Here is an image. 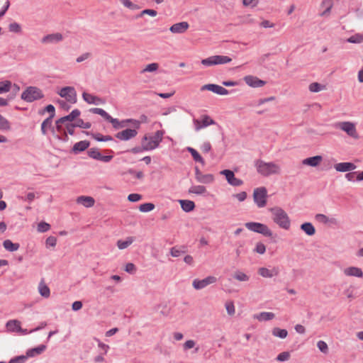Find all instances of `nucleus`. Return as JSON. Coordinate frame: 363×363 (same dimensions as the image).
I'll return each instance as SVG.
<instances>
[{
    "label": "nucleus",
    "instance_id": "obj_1",
    "mask_svg": "<svg viewBox=\"0 0 363 363\" xmlns=\"http://www.w3.org/2000/svg\"><path fill=\"white\" fill-rule=\"evenodd\" d=\"M255 166L257 172L264 177L280 174L281 172L280 165L274 162H265L262 160H257L255 162Z\"/></svg>",
    "mask_w": 363,
    "mask_h": 363
},
{
    "label": "nucleus",
    "instance_id": "obj_2",
    "mask_svg": "<svg viewBox=\"0 0 363 363\" xmlns=\"http://www.w3.org/2000/svg\"><path fill=\"white\" fill-rule=\"evenodd\" d=\"M272 213L273 221L281 228L289 230L291 227V220L286 212L280 207H274L269 209Z\"/></svg>",
    "mask_w": 363,
    "mask_h": 363
},
{
    "label": "nucleus",
    "instance_id": "obj_3",
    "mask_svg": "<svg viewBox=\"0 0 363 363\" xmlns=\"http://www.w3.org/2000/svg\"><path fill=\"white\" fill-rule=\"evenodd\" d=\"M164 132L157 130L153 135H145L141 140V149L151 150L157 148L163 138Z\"/></svg>",
    "mask_w": 363,
    "mask_h": 363
},
{
    "label": "nucleus",
    "instance_id": "obj_4",
    "mask_svg": "<svg viewBox=\"0 0 363 363\" xmlns=\"http://www.w3.org/2000/svg\"><path fill=\"white\" fill-rule=\"evenodd\" d=\"M44 97V94L40 89L36 86H28L24 90L21 96V99L26 102H33L36 100L41 99Z\"/></svg>",
    "mask_w": 363,
    "mask_h": 363
},
{
    "label": "nucleus",
    "instance_id": "obj_5",
    "mask_svg": "<svg viewBox=\"0 0 363 363\" xmlns=\"http://www.w3.org/2000/svg\"><path fill=\"white\" fill-rule=\"evenodd\" d=\"M335 128L347 133L350 138L357 140L359 136L355 123L350 121H340L335 125Z\"/></svg>",
    "mask_w": 363,
    "mask_h": 363
},
{
    "label": "nucleus",
    "instance_id": "obj_6",
    "mask_svg": "<svg viewBox=\"0 0 363 363\" xmlns=\"http://www.w3.org/2000/svg\"><path fill=\"white\" fill-rule=\"evenodd\" d=\"M232 59L226 55H213L206 59H203L201 63L204 67H211L218 65H224L229 63Z\"/></svg>",
    "mask_w": 363,
    "mask_h": 363
},
{
    "label": "nucleus",
    "instance_id": "obj_7",
    "mask_svg": "<svg viewBox=\"0 0 363 363\" xmlns=\"http://www.w3.org/2000/svg\"><path fill=\"white\" fill-rule=\"evenodd\" d=\"M245 227L253 232L262 234L267 237H272V230L264 224L256 222H249L245 223Z\"/></svg>",
    "mask_w": 363,
    "mask_h": 363
},
{
    "label": "nucleus",
    "instance_id": "obj_8",
    "mask_svg": "<svg viewBox=\"0 0 363 363\" xmlns=\"http://www.w3.org/2000/svg\"><path fill=\"white\" fill-rule=\"evenodd\" d=\"M267 191L265 187H258L254 190L253 199L259 208H263L267 204Z\"/></svg>",
    "mask_w": 363,
    "mask_h": 363
},
{
    "label": "nucleus",
    "instance_id": "obj_9",
    "mask_svg": "<svg viewBox=\"0 0 363 363\" xmlns=\"http://www.w3.org/2000/svg\"><path fill=\"white\" fill-rule=\"evenodd\" d=\"M58 94L71 104H75L77 102V92L73 86H65L62 88L58 92Z\"/></svg>",
    "mask_w": 363,
    "mask_h": 363
},
{
    "label": "nucleus",
    "instance_id": "obj_10",
    "mask_svg": "<svg viewBox=\"0 0 363 363\" xmlns=\"http://www.w3.org/2000/svg\"><path fill=\"white\" fill-rule=\"evenodd\" d=\"M217 278L216 277L208 276L203 279H194L192 282V286L195 289L200 290L210 284H215Z\"/></svg>",
    "mask_w": 363,
    "mask_h": 363
},
{
    "label": "nucleus",
    "instance_id": "obj_11",
    "mask_svg": "<svg viewBox=\"0 0 363 363\" xmlns=\"http://www.w3.org/2000/svg\"><path fill=\"white\" fill-rule=\"evenodd\" d=\"M80 111L79 109H74L69 115L62 117L56 121V129L57 131H62V124L66 121H73L75 118L80 116Z\"/></svg>",
    "mask_w": 363,
    "mask_h": 363
},
{
    "label": "nucleus",
    "instance_id": "obj_12",
    "mask_svg": "<svg viewBox=\"0 0 363 363\" xmlns=\"http://www.w3.org/2000/svg\"><path fill=\"white\" fill-rule=\"evenodd\" d=\"M195 178L196 181L201 184H211L214 182V176L212 174H203L196 167H195Z\"/></svg>",
    "mask_w": 363,
    "mask_h": 363
},
{
    "label": "nucleus",
    "instance_id": "obj_13",
    "mask_svg": "<svg viewBox=\"0 0 363 363\" xmlns=\"http://www.w3.org/2000/svg\"><path fill=\"white\" fill-rule=\"evenodd\" d=\"M220 174L224 175L228 184L233 186H239L242 184V181L235 177L233 172L229 169H224L220 172Z\"/></svg>",
    "mask_w": 363,
    "mask_h": 363
},
{
    "label": "nucleus",
    "instance_id": "obj_14",
    "mask_svg": "<svg viewBox=\"0 0 363 363\" xmlns=\"http://www.w3.org/2000/svg\"><path fill=\"white\" fill-rule=\"evenodd\" d=\"M87 154H88L89 157H90L91 158H93L96 160L102 161L104 162H108L113 158L112 155H106V156L101 155V154L100 153L99 150L97 148H90L87 151Z\"/></svg>",
    "mask_w": 363,
    "mask_h": 363
},
{
    "label": "nucleus",
    "instance_id": "obj_15",
    "mask_svg": "<svg viewBox=\"0 0 363 363\" xmlns=\"http://www.w3.org/2000/svg\"><path fill=\"white\" fill-rule=\"evenodd\" d=\"M196 130H199L201 128L207 127L210 125L215 124V121L211 118L210 116L204 115L201 117V120L196 119L194 121Z\"/></svg>",
    "mask_w": 363,
    "mask_h": 363
},
{
    "label": "nucleus",
    "instance_id": "obj_16",
    "mask_svg": "<svg viewBox=\"0 0 363 363\" xmlns=\"http://www.w3.org/2000/svg\"><path fill=\"white\" fill-rule=\"evenodd\" d=\"M245 82L251 87L257 88L265 85L266 82L258 77L252 75H247L243 78Z\"/></svg>",
    "mask_w": 363,
    "mask_h": 363
},
{
    "label": "nucleus",
    "instance_id": "obj_17",
    "mask_svg": "<svg viewBox=\"0 0 363 363\" xmlns=\"http://www.w3.org/2000/svg\"><path fill=\"white\" fill-rule=\"evenodd\" d=\"M258 274L264 278H272L277 277L279 274L278 267H272L271 269L267 267H260L258 269Z\"/></svg>",
    "mask_w": 363,
    "mask_h": 363
},
{
    "label": "nucleus",
    "instance_id": "obj_18",
    "mask_svg": "<svg viewBox=\"0 0 363 363\" xmlns=\"http://www.w3.org/2000/svg\"><path fill=\"white\" fill-rule=\"evenodd\" d=\"M63 40V36L60 33H55L45 35L41 39L42 43H56Z\"/></svg>",
    "mask_w": 363,
    "mask_h": 363
},
{
    "label": "nucleus",
    "instance_id": "obj_19",
    "mask_svg": "<svg viewBox=\"0 0 363 363\" xmlns=\"http://www.w3.org/2000/svg\"><path fill=\"white\" fill-rule=\"evenodd\" d=\"M189 28V24L186 21H183V22L173 24L169 28V30L172 33H184L188 30Z\"/></svg>",
    "mask_w": 363,
    "mask_h": 363
},
{
    "label": "nucleus",
    "instance_id": "obj_20",
    "mask_svg": "<svg viewBox=\"0 0 363 363\" xmlns=\"http://www.w3.org/2000/svg\"><path fill=\"white\" fill-rule=\"evenodd\" d=\"M136 135V130L127 128L116 133V137L121 140H128Z\"/></svg>",
    "mask_w": 363,
    "mask_h": 363
},
{
    "label": "nucleus",
    "instance_id": "obj_21",
    "mask_svg": "<svg viewBox=\"0 0 363 363\" xmlns=\"http://www.w3.org/2000/svg\"><path fill=\"white\" fill-rule=\"evenodd\" d=\"M343 273L347 277H355L362 278L363 277L362 270L357 267H349L343 269Z\"/></svg>",
    "mask_w": 363,
    "mask_h": 363
},
{
    "label": "nucleus",
    "instance_id": "obj_22",
    "mask_svg": "<svg viewBox=\"0 0 363 363\" xmlns=\"http://www.w3.org/2000/svg\"><path fill=\"white\" fill-rule=\"evenodd\" d=\"M356 165L352 162H340L335 164L334 168L337 172H346L356 169Z\"/></svg>",
    "mask_w": 363,
    "mask_h": 363
},
{
    "label": "nucleus",
    "instance_id": "obj_23",
    "mask_svg": "<svg viewBox=\"0 0 363 363\" xmlns=\"http://www.w3.org/2000/svg\"><path fill=\"white\" fill-rule=\"evenodd\" d=\"M82 98L89 104L99 105L104 103L102 99L86 92H83Z\"/></svg>",
    "mask_w": 363,
    "mask_h": 363
},
{
    "label": "nucleus",
    "instance_id": "obj_24",
    "mask_svg": "<svg viewBox=\"0 0 363 363\" xmlns=\"http://www.w3.org/2000/svg\"><path fill=\"white\" fill-rule=\"evenodd\" d=\"M90 146V142L88 140H81L78 143H76L72 148V152L75 155H77L84 150H86Z\"/></svg>",
    "mask_w": 363,
    "mask_h": 363
},
{
    "label": "nucleus",
    "instance_id": "obj_25",
    "mask_svg": "<svg viewBox=\"0 0 363 363\" xmlns=\"http://www.w3.org/2000/svg\"><path fill=\"white\" fill-rule=\"evenodd\" d=\"M323 161V157L320 155H316L304 159L302 161V164L304 165L315 167H318Z\"/></svg>",
    "mask_w": 363,
    "mask_h": 363
},
{
    "label": "nucleus",
    "instance_id": "obj_26",
    "mask_svg": "<svg viewBox=\"0 0 363 363\" xmlns=\"http://www.w3.org/2000/svg\"><path fill=\"white\" fill-rule=\"evenodd\" d=\"M83 133H85L86 135H90L92 138L99 142H107L113 140L111 135H103L99 133H95L88 131H84Z\"/></svg>",
    "mask_w": 363,
    "mask_h": 363
},
{
    "label": "nucleus",
    "instance_id": "obj_27",
    "mask_svg": "<svg viewBox=\"0 0 363 363\" xmlns=\"http://www.w3.org/2000/svg\"><path fill=\"white\" fill-rule=\"evenodd\" d=\"M77 203L82 204L85 207H91L94 205L95 201L93 197L88 196H81L77 199Z\"/></svg>",
    "mask_w": 363,
    "mask_h": 363
},
{
    "label": "nucleus",
    "instance_id": "obj_28",
    "mask_svg": "<svg viewBox=\"0 0 363 363\" xmlns=\"http://www.w3.org/2000/svg\"><path fill=\"white\" fill-rule=\"evenodd\" d=\"M46 345H40L36 347L29 349L26 352V355L28 356V358L39 355L46 350Z\"/></svg>",
    "mask_w": 363,
    "mask_h": 363
},
{
    "label": "nucleus",
    "instance_id": "obj_29",
    "mask_svg": "<svg viewBox=\"0 0 363 363\" xmlns=\"http://www.w3.org/2000/svg\"><path fill=\"white\" fill-rule=\"evenodd\" d=\"M274 317V313L272 312H262L253 315V318L257 319L259 321L270 320H272Z\"/></svg>",
    "mask_w": 363,
    "mask_h": 363
},
{
    "label": "nucleus",
    "instance_id": "obj_30",
    "mask_svg": "<svg viewBox=\"0 0 363 363\" xmlns=\"http://www.w3.org/2000/svg\"><path fill=\"white\" fill-rule=\"evenodd\" d=\"M207 189L202 185H194L189 189V193L196 195H205Z\"/></svg>",
    "mask_w": 363,
    "mask_h": 363
},
{
    "label": "nucleus",
    "instance_id": "obj_31",
    "mask_svg": "<svg viewBox=\"0 0 363 363\" xmlns=\"http://www.w3.org/2000/svg\"><path fill=\"white\" fill-rule=\"evenodd\" d=\"M3 246L9 252H15L20 247L18 243H14L10 240H5L3 242Z\"/></svg>",
    "mask_w": 363,
    "mask_h": 363
},
{
    "label": "nucleus",
    "instance_id": "obj_32",
    "mask_svg": "<svg viewBox=\"0 0 363 363\" xmlns=\"http://www.w3.org/2000/svg\"><path fill=\"white\" fill-rule=\"evenodd\" d=\"M182 208L186 212H190L195 208V203L190 200H180L179 201Z\"/></svg>",
    "mask_w": 363,
    "mask_h": 363
},
{
    "label": "nucleus",
    "instance_id": "obj_33",
    "mask_svg": "<svg viewBox=\"0 0 363 363\" xmlns=\"http://www.w3.org/2000/svg\"><path fill=\"white\" fill-rule=\"evenodd\" d=\"M301 229L309 236H312L315 233V229L311 223H304L301 225Z\"/></svg>",
    "mask_w": 363,
    "mask_h": 363
},
{
    "label": "nucleus",
    "instance_id": "obj_34",
    "mask_svg": "<svg viewBox=\"0 0 363 363\" xmlns=\"http://www.w3.org/2000/svg\"><path fill=\"white\" fill-rule=\"evenodd\" d=\"M6 326L8 331L12 332V333H13V332L17 333L18 327L21 326V323H20V321H18L17 320H10L6 323Z\"/></svg>",
    "mask_w": 363,
    "mask_h": 363
},
{
    "label": "nucleus",
    "instance_id": "obj_35",
    "mask_svg": "<svg viewBox=\"0 0 363 363\" xmlns=\"http://www.w3.org/2000/svg\"><path fill=\"white\" fill-rule=\"evenodd\" d=\"M315 219L316 221L323 224L335 223V220L334 218L330 219L327 216L321 213L316 214Z\"/></svg>",
    "mask_w": 363,
    "mask_h": 363
},
{
    "label": "nucleus",
    "instance_id": "obj_36",
    "mask_svg": "<svg viewBox=\"0 0 363 363\" xmlns=\"http://www.w3.org/2000/svg\"><path fill=\"white\" fill-rule=\"evenodd\" d=\"M133 241L134 238L133 237H128L125 240H118L117 246L120 250H123L127 248L130 245H131Z\"/></svg>",
    "mask_w": 363,
    "mask_h": 363
},
{
    "label": "nucleus",
    "instance_id": "obj_37",
    "mask_svg": "<svg viewBox=\"0 0 363 363\" xmlns=\"http://www.w3.org/2000/svg\"><path fill=\"white\" fill-rule=\"evenodd\" d=\"M53 116H50L45 119L41 124V132L43 135L47 134V128H52Z\"/></svg>",
    "mask_w": 363,
    "mask_h": 363
},
{
    "label": "nucleus",
    "instance_id": "obj_38",
    "mask_svg": "<svg viewBox=\"0 0 363 363\" xmlns=\"http://www.w3.org/2000/svg\"><path fill=\"white\" fill-rule=\"evenodd\" d=\"M272 333L274 337H277L281 339H284L288 335V332L285 329H281L279 328H274L272 330Z\"/></svg>",
    "mask_w": 363,
    "mask_h": 363
},
{
    "label": "nucleus",
    "instance_id": "obj_39",
    "mask_svg": "<svg viewBox=\"0 0 363 363\" xmlns=\"http://www.w3.org/2000/svg\"><path fill=\"white\" fill-rule=\"evenodd\" d=\"M233 278L238 281H247L250 279V277L241 271H236L233 273Z\"/></svg>",
    "mask_w": 363,
    "mask_h": 363
},
{
    "label": "nucleus",
    "instance_id": "obj_40",
    "mask_svg": "<svg viewBox=\"0 0 363 363\" xmlns=\"http://www.w3.org/2000/svg\"><path fill=\"white\" fill-rule=\"evenodd\" d=\"M89 111L92 113L99 114L102 116L105 120L108 121L110 118L111 117L108 113H106L104 109L100 108H92L89 110Z\"/></svg>",
    "mask_w": 363,
    "mask_h": 363
},
{
    "label": "nucleus",
    "instance_id": "obj_41",
    "mask_svg": "<svg viewBox=\"0 0 363 363\" xmlns=\"http://www.w3.org/2000/svg\"><path fill=\"white\" fill-rule=\"evenodd\" d=\"M12 83L9 80L0 82V94L9 92L11 89Z\"/></svg>",
    "mask_w": 363,
    "mask_h": 363
},
{
    "label": "nucleus",
    "instance_id": "obj_42",
    "mask_svg": "<svg viewBox=\"0 0 363 363\" xmlns=\"http://www.w3.org/2000/svg\"><path fill=\"white\" fill-rule=\"evenodd\" d=\"M308 89L311 92H319L320 91L325 90L326 86L318 82H313L310 84Z\"/></svg>",
    "mask_w": 363,
    "mask_h": 363
},
{
    "label": "nucleus",
    "instance_id": "obj_43",
    "mask_svg": "<svg viewBox=\"0 0 363 363\" xmlns=\"http://www.w3.org/2000/svg\"><path fill=\"white\" fill-rule=\"evenodd\" d=\"M187 151L191 153V156L193 157L194 160L196 162H200L202 164H204V160L201 157V156L199 155V153L194 148L188 147L186 148Z\"/></svg>",
    "mask_w": 363,
    "mask_h": 363
},
{
    "label": "nucleus",
    "instance_id": "obj_44",
    "mask_svg": "<svg viewBox=\"0 0 363 363\" xmlns=\"http://www.w3.org/2000/svg\"><path fill=\"white\" fill-rule=\"evenodd\" d=\"M39 293L40 295L45 298H48L50 294V291L49 287L45 285L43 281H41L38 286Z\"/></svg>",
    "mask_w": 363,
    "mask_h": 363
},
{
    "label": "nucleus",
    "instance_id": "obj_45",
    "mask_svg": "<svg viewBox=\"0 0 363 363\" xmlns=\"http://www.w3.org/2000/svg\"><path fill=\"white\" fill-rule=\"evenodd\" d=\"M225 308L226 309L227 313L233 316L235 313V307L233 301H227L225 303Z\"/></svg>",
    "mask_w": 363,
    "mask_h": 363
},
{
    "label": "nucleus",
    "instance_id": "obj_46",
    "mask_svg": "<svg viewBox=\"0 0 363 363\" xmlns=\"http://www.w3.org/2000/svg\"><path fill=\"white\" fill-rule=\"evenodd\" d=\"M347 41L350 43H361L363 42V34L356 33L350 37Z\"/></svg>",
    "mask_w": 363,
    "mask_h": 363
},
{
    "label": "nucleus",
    "instance_id": "obj_47",
    "mask_svg": "<svg viewBox=\"0 0 363 363\" xmlns=\"http://www.w3.org/2000/svg\"><path fill=\"white\" fill-rule=\"evenodd\" d=\"M11 125L9 121L0 114V130H9Z\"/></svg>",
    "mask_w": 363,
    "mask_h": 363
},
{
    "label": "nucleus",
    "instance_id": "obj_48",
    "mask_svg": "<svg viewBox=\"0 0 363 363\" xmlns=\"http://www.w3.org/2000/svg\"><path fill=\"white\" fill-rule=\"evenodd\" d=\"M155 207V205L152 203H145L140 205L139 210L143 213H147L152 211Z\"/></svg>",
    "mask_w": 363,
    "mask_h": 363
},
{
    "label": "nucleus",
    "instance_id": "obj_49",
    "mask_svg": "<svg viewBox=\"0 0 363 363\" xmlns=\"http://www.w3.org/2000/svg\"><path fill=\"white\" fill-rule=\"evenodd\" d=\"M253 251L257 254L263 255L266 252V246L261 242H257Z\"/></svg>",
    "mask_w": 363,
    "mask_h": 363
},
{
    "label": "nucleus",
    "instance_id": "obj_50",
    "mask_svg": "<svg viewBox=\"0 0 363 363\" xmlns=\"http://www.w3.org/2000/svg\"><path fill=\"white\" fill-rule=\"evenodd\" d=\"M76 127L84 128V129H89L91 128V124L89 122H84L82 119L79 118L76 121L75 123Z\"/></svg>",
    "mask_w": 363,
    "mask_h": 363
},
{
    "label": "nucleus",
    "instance_id": "obj_51",
    "mask_svg": "<svg viewBox=\"0 0 363 363\" xmlns=\"http://www.w3.org/2000/svg\"><path fill=\"white\" fill-rule=\"evenodd\" d=\"M28 359V356L26 355H20L16 356L12 359H10L9 363H25L26 360Z\"/></svg>",
    "mask_w": 363,
    "mask_h": 363
},
{
    "label": "nucleus",
    "instance_id": "obj_52",
    "mask_svg": "<svg viewBox=\"0 0 363 363\" xmlns=\"http://www.w3.org/2000/svg\"><path fill=\"white\" fill-rule=\"evenodd\" d=\"M50 224H48L44 221L40 222L38 225V231L40 232V233L47 232L48 230H50Z\"/></svg>",
    "mask_w": 363,
    "mask_h": 363
},
{
    "label": "nucleus",
    "instance_id": "obj_53",
    "mask_svg": "<svg viewBox=\"0 0 363 363\" xmlns=\"http://www.w3.org/2000/svg\"><path fill=\"white\" fill-rule=\"evenodd\" d=\"M290 353L289 352H282L278 354L276 359L279 362L288 361L290 359Z\"/></svg>",
    "mask_w": 363,
    "mask_h": 363
},
{
    "label": "nucleus",
    "instance_id": "obj_54",
    "mask_svg": "<svg viewBox=\"0 0 363 363\" xmlns=\"http://www.w3.org/2000/svg\"><path fill=\"white\" fill-rule=\"evenodd\" d=\"M159 67V65L157 63H151L147 65L142 71L141 73L145 72H155L156 71Z\"/></svg>",
    "mask_w": 363,
    "mask_h": 363
},
{
    "label": "nucleus",
    "instance_id": "obj_55",
    "mask_svg": "<svg viewBox=\"0 0 363 363\" xmlns=\"http://www.w3.org/2000/svg\"><path fill=\"white\" fill-rule=\"evenodd\" d=\"M9 29L10 32L18 33L21 31V26L18 23H12L9 24Z\"/></svg>",
    "mask_w": 363,
    "mask_h": 363
},
{
    "label": "nucleus",
    "instance_id": "obj_56",
    "mask_svg": "<svg viewBox=\"0 0 363 363\" xmlns=\"http://www.w3.org/2000/svg\"><path fill=\"white\" fill-rule=\"evenodd\" d=\"M318 348L323 353L326 354L328 352V347L326 342L323 340H320L317 342Z\"/></svg>",
    "mask_w": 363,
    "mask_h": 363
},
{
    "label": "nucleus",
    "instance_id": "obj_57",
    "mask_svg": "<svg viewBox=\"0 0 363 363\" xmlns=\"http://www.w3.org/2000/svg\"><path fill=\"white\" fill-rule=\"evenodd\" d=\"M150 121V118L145 114H141L138 118V128L141 124L148 123Z\"/></svg>",
    "mask_w": 363,
    "mask_h": 363
},
{
    "label": "nucleus",
    "instance_id": "obj_58",
    "mask_svg": "<svg viewBox=\"0 0 363 363\" xmlns=\"http://www.w3.org/2000/svg\"><path fill=\"white\" fill-rule=\"evenodd\" d=\"M216 86H217V84H204L201 87V91H212L214 93L216 89Z\"/></svg>",
    "mask_w": 363,
    "mask_h": 363
},
{
    "label": "nucleus",
    "instance_id": "obj_59",
    "mask_svg": "<svg viewBox=\"0 0 363 363\" xmlns=\"http://www.w3.org/2000/svg\"><path fill=\"white\" fill-rule=\"evenodd\" d=\"M214 93L220 96H225L229 94V91L225 88L217 84L216 89Z\"/></svg>",
    "mask_w": 363,
    "mask_h": 363
},
{
    "label": "nucleus",
    "instance_id": "obj_60",
    "mask_svg": "<svg viewBox=\"0 0 363 363\" xmlns=\"http://www.w3.org/2000/svg\"><path fill=\"white\" fill-rule=\"evenodd\" d=\"M259 0H242V4L245 6H250L252 8L256 7L259 4Z\"/></svg>",
    "mask_w": 363,
    "mask_h": 363
},
{
    "label": "nucleus",
    "instance_id": "obj_61",
    "mask_svg": "<svg viewBox=\"0 0 363 363\" xmlns=\"http://www.w3.org/2000/svg\"><path fill=\"white\" fill-rule=\"evenodd\" d=\"M120 2L126 8L134 10L136 9V5H135L130 0H119Z\"/></svg>",
    "mask_w": 363,
    "mask_h": 363
},
{
    "label": "nucleus",
    "instance_id": "obj_62",
    "mask_svg": "<svg viewBox=\"0 0 363 363\" xmlns=\"http://www.w3.org/2000/svg\"><path fill=\"white\" fill-rule=\"evenodd\" d=\"M322 5L323 6H326V9L325 11H324L323 13H322V16H325V15H327L328 13H329L330 9H331V7H332V4H331V0H324L322 3Z\"/></svg>",
    "mask_w": 363,
    "mask_h": 363
},
{
    "label": "nucleus",
    "instance_id": "obj_63",
    "mask_svg": "<svg viewBox=\"0 0 363 363\" xmlns=\"http://www.w3.org/2000/svg\"><path fill=\"white\" fill-rule=\"evenodd\" d=\"M45 244L47 247H55L57 244V238L54 236H50L46 239Z\"/></svg>",
    "mask_w": 363,
    "mask_h": 363
},
{
    "label": "nucleus",
    "instance_id": "obj_64",
    "mask_svg": "<svg viewBox=\"0 0 363 363\" xmlns=\"http://www.w3.org/2000/svg\"><path fill=\"white\" fill-rule=\"evenodd\" d=\"M260 26L264 28H272L275 26V24L268 20H264L260 23Z\"/></svg>",
    "mask_w": 363,
    "mask_h": 363
}]
</instances>
